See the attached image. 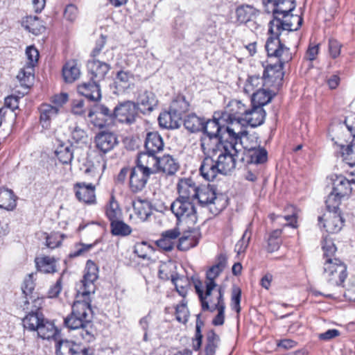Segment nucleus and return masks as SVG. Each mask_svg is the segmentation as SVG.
<instances>
[{"label":"nucleus","instance_id":"40","mask_svg":"<svg viewBox=\"0 0 355 355\" xmlns=\"http://www.w3.org/2000/svg\"><path fill=\"white\" fill-rule=\"evenodd\" d=\"M96 162L94 163L92 160H87L85 166V169L84 171L85 174L90 175L92 177H96L100 175V172L103 173L106 168L107 160L104 156L98 155L96 156Z\"/></svg>","mask_w":355,"mask_h":355},{"label":"nucleus","instance_id":"19","mask_svg":"<svg viewBox=\"0 0 355 355\" xmlns=\"http://www.w3.org/2000/svg\"><path fill=\"white\" fill-rule=\"evenodd\" d=\"M151 174L145 172L137 166L130 169L128 188L132 193H138L143 191Z\"/></svg>","mask_w":355,"mask_h":355},{"label":"nucleus","instance_id":"63","mask_svg":"<svg viewBox=\"0 0 355 355\" xmlns=\"http://www.w3.org/2000/svg\"><path fill=\"white\" fill-rule=\"evenodd\" d=\"M35 289V282L33 281V274H29L24 279L21 286L22 293L25 298L32 299L34 297L33 291Z\"/></svg>","mask_w":355,"mask_h":355},{"label":"nucleus","instance_id":"13","mask_svg":"<svg viewBox=\"0 0 355 355\" xmlns=\"http://www.w3.org/2000/svg\"><path fill=\"white\" fill-rule=\"evenodd\" d=\"M98 278V267L92 260H87L83 279L76 289L94 293L96 291L95 282Z\"/></svg>","mask_w":355,"mask_h":355},{"label":"nucleus","instance_id":"34","mask_svg":"<svg viewBox=\"0 0 355 355\" xmlns=\"http://www.w3.org/2000/svg\"><path fill=\"white\" fill-rule=\"evenodd\" d=\"M182 119L171 110H164L158 116L159 125L164 129H177L180 128Z\"/></svg>","mask_w":355,"mask_h":355},{"label":"nucleus","instance_id":"4","mask_svg":"<svg viewBox=\"0 0 355 355\" xmlns=\"http://www.w3.org/2000/svg\"><path fill=\"white\" fill-rule=\"evenodd\" d=\"M248 110V107L239 101H232L227 110L222 113V120H226V133L225 138H230V135L241 137L248 134V132L241 126L243 118Z\"/></svg>","mask_w":355,"mask_h":355},{"label":"nucleus","instance_id":"55","mask_svg":"<svg viewBox=\"0 0 355 355\" xmlns=\"http://www.w3.org/2000/svg\"><path fill=\"white\" fill-rule=\"evenodd\" d=\"M219 341V336L214 332V330H210L207 333L206 337L205 355H215Z\"/></svg>","mask_w":355,"mask_h":355},{"label":"nucleus","instance_id":"11","mask_svg":"<svg viewBox=\"0 0 355 355\" xmlns=\"http://www.w3.org/2000/svg\"><path fill=\"white\" fill-rule=\"evenodd\" d=\"M114 110L112 111L104 105H96L88 113L89 121L95 127L103 128L112 125L115 121Z\"/></svg>","mask_w":355,"mask_h":355},{"label":"nucleus","instance_id":"59","mask_svg":"<svg viewBox=\"0 0 355 355\" xmlns=\"http://www.w3.org/2000/svg\"><path fill=\"white\" fill-rule=\"evenodd\" d=\"M66 238V235L58 232H53L50 234H46V245L51 249H55L60 247L62 241Z\"/></svg>","mask_w":355,"mask_h":355},{"label":"nucleus","instance_id":"43","mask_svg":"<svg viewBox=\"0 0 355 355\" xmlns=\"http://www.w3.org/2000/svg\"><path fill=\"white\" fill-rule=\"evenodd\" d=\"M35 262L37 271L42 273L50 274L57 271L56 259L54 257L49 256L36 257Z\"/></svg>","mask_w":355,"mask_h":355},{"label":"nucleus","instance_id":"61","mask_svg":"<svg viewBox=\"0 0 355 355\" xmlns=\"http://www.w3.org/2000/svg\"><path fill=\"white\" fill-rule=\"evenodd\" d=\"M343 198V197L338 196L336 192L332 190L325 201L327 211L338 212L339 206Z\"/></svg>","mask_w":355,"mask_h":355},{"label":"nucleus","instance_id":"30","mask_svg":"<svg viewBox=\"0 0 355 355\" xmlns=\"http://www.w3.org/2000/svg\"><path fill=\"white\" fill-rule=\"evenodd\" d=\"M135 103L138 105V108L140 106L141 112L145 114L154 110L157 100L153 92L145 90L139 94Z\"/></svg>","mask_w":355,"mask_h":355},{"label":"nucleus","instance_id":"1","mask_svg":"<svg viewBox=\"0 0 355 355\" xmlns=\"http://www.w3.org/2000/svg\"><path fill=\"white\" fill-rule=\"evenodd\" d=\"M263 3L272 6L273 18L269 22L272 25L271 31L279 30L280 26L293 31L302 26V17L291 14L296 6L295 0H263Z\"/></svg>","mask_w":355,"mask_h":355},{"label":"nucleus","instance_id":"25","mask_svg":"<svg viewBox=\"0 0 355 355\" xmlns=\"http://www.w3.org/2000/svg\"><path fill=\"white\" fill-rule=\"evenodd\" d=\"M158 157L151 155L149 152H142L137 155L135 166L151 175L156 173Z\"/></svg>","mask_w":355,"mask_h":355},{"label":"nucleus","instance_id":"9","mask_svg":"<svg viewBox=\"0 0 355 355\" xmlns=\"http://www.w3.org/2000/svg\"><path fill=\"white\" fill-rule=\"evenodd\" d=\"M222 114L214 113L212 119H209L206 122L201 121V131L209 137V139L217 138L221 144H225L230 141L236 142L238 137L232 135L230 138H225L226 133V120H222ZM201 121L202 119H201Z\"/></svg>","mask_w":355,"mask_h":355},{"label":"nucleus","instance_id":"31","mask_svg":"<svg viewBox=\"0 0 355 355\" xmlns=\"http://www.w3.org/2000/svg\"><path fill=\"white\" fill-rule=\"evenodd\" d=\"M226 263V256L223 254H219L216 263L210 267L206 272L205 285H209L211 284H218L216 282V279L220 275V274L225 268Z\"/></svg>","mask_w":355,"mask_h":355},{"label":"nucleus","instance_id":"16","mask_svg":"<svg viewBox=\"0 0 355 355\" xmlns=\"http://www.w3.org/2000/svg\"><path fill=\"white\" fill-rule=\"evenodd\" d=\"M73 191L76 198L80 202L87 205L96 204V187L92 183L76 182L73 186Z\"/></svg>","mask_w":355,"mask_h":355},{"label":"nucleus","instance_id":"46","mask_svg":"<svg viewBox=\"0 0 355 355\" xmlns=\"http://www.w3.org/2000/svg\"><path fill=\"white\" fill-rule=\"evenodd\" d=\"M17 197L9 189L0 188V208L8 211L13 210L17 205Z\"/></svg>","mask_w":355,"mask_h":355},{"label":"nucleus","instance_id":"44","mask_svg":"<svg viewBox=\"0 0 355 355\" xmlns=\"http://www.w3.org/2000/svg\"><path fill=\"white\" fill-rule=\"evenodd\" d=\"M258 14V10L250 5H241L236 9V19L241 24L253 20Z\"/></svg>","mask_w":355,"mask_h":355},{"label":"nucleus","instance_id":"56","mask_svg":"<svg viewBox=\"0 0 355 355\" xmlns=\"http://www.w3.org/2000/svg\"><path fill=\"white\" fill-rule=\"evenodd\" d=\"M43 303L44 298L39 296L36 297L35 295L32 299H26L22 307L27 312L42 313L41 309H42Z\"/></svg>","mask_w":355,"mask_h":355},{"label":"nucleus","instance_id":"5","mask_svg":"<svg viewBox=\"0 0 355 355\" xmlns=\"http://www.w3.org/2000/svg\"><path fill=\"white\" fill-rule=\"evenodd\" d=\"M271 24H268V34L270 37L266 43V50L268 57H275L278 58L282 63L289 62L292 59L290 49L283 44L280 40L279 35L284 31H288L286 28L279 27V30L271 31Z\"/></svg>","mask_w":355,"mask_h":355},{"label":"nucleus","instance_id":"22","mask_svg":"<svg viewBox=\"0 0 355 355\" xmlns=\"http://www.w3.org/2000/svg\"><path fill=\"white\" fill-rule=\"evenodd\" d=\"M88 76L91 80L98 83L103 80L105 76L111 69L109 64L104 61H101L96 58H93L87 62Z\"/></svg>","mask_w":355,"mask_h":355},{"label":"nucleus","instance_id":"45","mask_svg":"<svg viewBox=\"0 0 355 355\" xmlns=\"http://www.w3.org/2000/svg\"><path fill=\"white\" fill-rule=\"evenodd\" d=\"M216 200V191L213 187L207 185V187L201 189V207H208L213 214H216L218 212V210L216 209L213 210L212 207Z\"/></svg>","mask_w":355,"mask_h":355},{"label":"nucleus","instance_id":"8","mask_svg":"<svg viewBox=\"0 0 355 355\" xmlns=\"http://www.w3.org/2000/svg\"><path fill=\"white\" fill-rule=\"evenodd\" d=\"M224 295L225 289L221 285H205L204 289L201 288V309L216 311L218 306L225 304Z\"/></svg>","mask_w":355,"mask_h":355},{"label":"nucleus","instance_id":"48","mask_svg":"<svg viewBox=\"0 0 355 355\" xmlns=\"http://www.w3.org/2000/svg\"><path fill=\"white\" fill-rule=\"evenodd\" d=\"M44 316L42 313L28 312L22 320L24 329L35 331L38 329L41 322H44Z\"/></svg>","mask_w":355,"mask_h":355},{"label":"nucleus","instance_id":"6","mask_svg":"<svg viewBox=\"0 0 355 355\" xmlns=\"http://www.w3.org/2000/svg\"><path fill=\"white\" fill-rule=\"evenodd\" d=\"M223 145V149L218 155L216 162L219 173L227 175L236 168L239 152L241 148L239 141H230Z\"/></svg>","mask_w":355,"mask_h":355},{"label":"nucleus","instance_id":"18","mask_svg":"<svg viewBox=\"0 0 355 355\" xmlns=\"http://www.w3.org/2000/svg\"><path fill=\"white\" fill-rule=\"evenodd\" d=\"M180 235L178 227L165 230L161 233L159 239L155 241V245L160 252H171L177 247V240Z\"/></svg>","mask_w":355,"mask_h":355},{"label":"nucleus","instance_id":"50","mask_svg":"<svg viewBox=\"0 0 355 355\" xmlns=\"http://www.w3.org/2000/svg\"><path fill=\"white\" fill-rule=\"evenodd\" d=\"M194 230L195 228L192 227L189 228V233H192ZM198 243V239L191 234L180 236L177 240V249L180 251H187L190 248L196 246Z\"/></svg>","mask_w":355,"mask_h":355},{"label":"nucleus","instance_id":"41","mask_svg":"<svg viewBox=\"0 0 355 355\" xmlns=\"http://www.w3.org/2000/svg\"><path fill=\"white\" fill-rule=\"evenodd\" d=\"M178 265L175 261L168 260L161 262L158 270V277L163 281L171 282L178 274L177 271Z\"/></svg>","mask_w":355,"mask_h":355},{"label":"nucleus","instance_id":"36","mask_svg":"<svg viewBox=\"0 0 355 355\" xmlns=\"http://www.w3.org/2000/svg\"><path fill=\"white\" fill-rule=\"evenodd\" d=\"M37 335L42 339L49 340L51 338L56 339L60 335V329L55 327L54 322L44 318V322H41L36 329Z\"/></svg>","mask_w":355,"mask_h":355},{"label":"nucleus","instance_id":"53","mask_svg":"<svg viewBox=\"0 0 355 355\" xmlns=\"http://www.w3.org/2000/svg\"><path fill=\"white\" fill-rule=\"evenodd\" d=\"M263 87H268L267 84H265L263 76L260 77L259 76L254 75L248 78L244 89L247 93L252 94L259 89H263Z\"/></svg>","mask_w":355,"mask_h":355},{"label":"nucleus","instance_id":"17","mask_svg":"<svg viewBox=\"0 0 355 355\" xmlns=\"http://www.w3.org/2000/svg\"><path fill=\"white\" fill-rule=\"evenodd\" d=\"M171 282L175 286L176 291L183 298H185L192 285L200 298V279L198 275H191L189 278L188 276L178 274Z\"/></svg>","mask_w":355,"mask_h":355},{"label":"nucleus","instance_id":"51","mask_svg":"<svg viewBox=\"0 0 355 355\" xmlns=\"http://www.w3.org/2000/svg\"><path fill=\"white\" fill-rule=\"evenodd\" d=\"M132 227L121 218L110 223V232L114 236H127L132 233Z\"/></svg>","mask_w":355,"mask_h":355},{"label":"nucleus","instance_id":"14","mask_svg":"<svg viewBox=\"0 0 355 355\" xmlns=\"http://www.w3.org/2000/svg\"><path fill=\"white\" fill-rule=\"evenodd\" d=\"M248 134L238 137L236 141H239L240 148L248 150L250 153L251 164H263L267 161L268 153L263 148L260 147L257 142H254L253 145H248L247 143L249 140Z\"/></svg>","mask_w":355,"mask_h":355},{"label":"nucleus","instance_id":"37","mask_svg":"<svg viewBox=\"0 0 355 355\" xmlns=\"http://www.w3.org/2000/svg\"><path fill=\"white\" fill-rule=\"evenodd\" d=\"M104 212L106 218L110 223L122 218V209L113 193L111 194L109 200L104 207Z\"/></svg>","mask_w":355,"mask_h":355},{"label":"nucleus","instance_id":"29","mask_svg":"<svg viewBox=\"0 0 355 355\" xmlns=\"http://www.w3.org/2000/svg\"><path fill=\"white\" fill-rule=\"evenodd\" d=\"M132 207L135 214L142 222L147 221L153 214L152 203L146 199L136 198L132 202Z\"/></svg>","mask_w":355,"mask_h":355},{"label":"nucleus","instance_id":"35","mask_svg":"<svg viewBox=\"0 0 355 355\" xmlns=\"http://www.w3.org/2000/svg\"><path fill=\"white\" fill-rule=\"evenodd\" d=\"M69 329L78 330V334L83 342L90 343L96 340L97 330L91 321L83 322L77 327H67Z\"/></svg>","mask_w":355,"mask_h":355},{"label":"nucleus","instance_id":"62","mask_svg":"<svg viewBox=\"0 0 355 355\" xmlns=\"http://www.w3.org/2000/svg\"><path fill=\"white\" fill-rule=\"evenodd\" d=\"M131 79H133V74L131 72L129 71L120 70L116 73L114 83L116 86L127 88Z\"/></svg>","mask_w":355,"mask_h":355},{"label":"nucleus","instance_id":"60","mask_svg":"<svg viewBox=\"0 0 355 355\" xmlns=\"http://www.w3.org/2000/svg\"><path fill=\"white\" fill-rule=\"evenodd\" d=\"M187 304V302L185 298H182L180 303L175 306V318L179 322L183 324H185L188 321L189 315Z\"/></svg>","mask_w":355,"mask_h":355},{"label":"nucleus","instance_id":"3","mask_svg":"<svg viewBox=\"0 0 355 355\" xmlns=\"http://www.w3.org/2000/svg\"><path fill=\"white\" fill-rule=\"evenodd\" d=\"M75 301L71 306V312L64 319L65 327H77L83 322L91 321L93 315L92 295L94 293L76 289Z\"/></svg>","mask_w":355,"mask_h":355},{"label":"nucleus","instance_id":"20","mask_svg":"<svg viewBox=\"0 0 355 355\" xmlns=\"http://www.w3.org/2000/svg\"><path fill=\"white\" fill-rule=\"evenodd\" d=\"M318 222L325 230L331 234L338 232L343 227L344 220L339 212L327 211L322 216L318 217Z\"/></svg>","mask_w":355,"mask_h":355},{"label":"nucleus","instance_id":"32","mask_svg":"<svg viewBox=\"0 0 355 355\" xmlns=\"http://www.w3.org/2000/svg\"><path fill=\"white\" fill-rule=\"evenodd\" d=\"M164 141L157 132H149L147 133L145 140L146 151L151 155H156L164 148Z\"/></svg>","mask_w":355,"mask_h":355},{"label":"nucleus","instance_id":"54","mask_svg":"<svg viewBox=\"0 0 355 355\" xmlns=\"http://www.w3.org/2000/svg\"><path fill=\"white\" fill-rule=\"evenodd\" d=\"M21 86L26 88L30 87L34 80V67L28 66L20 70L17 76Z\"/></svg>","mask_w":355,"mask_h":355},{"label":"nucleus","instance_id":"23","mask_svg":"<svg viewBox=\"0 0 355 355\" xmlns=\"http://www.w3.org/2000/svg\"><path fill=\"white\" fill-rule=\"evenodd\" d=\"M280 60L274 64H268L264 69L263 76L265 84L269 87L279 85L284 77L283 65Z\"/></svg>","mask_w":355,"mask_h":355},{"label":"nucleus","instance_id":"15","mask_svg":"<svg viewBox=\"0 0 355 355\" xmlns=\"http://www.w3.org/2000/svg\"><path fill=\"white\" fill-rule=\"evenodd\" d=\"M178 198L200 205V187L191 178H182L177 184Z\"/></svg>","mask_w":355,"mask_h":355},{"label":"nucleus","instance_id":"42","mask_svg":"<svg viewBox=\"0 0 355 355\" xmlns=\"http://www.w3.org/2000/svg\"><path fill=\"white\" fill-rule=\"evenodd\" d=\"M55 156L62 164H69L73 158V149L72 145L68 142L59 141V144L55 150Z\"/></svg>","mask_w":355,"mask_h":355},{"label":"nucleus","instance_id":"47","mask_svg":"<svg viewBox=\"0 0 355 355\" xmlns=\"http://www.w3.org/2000/svg\"><path fill=\"white\" fill-rule=\"evenodd\" d=\"M23 23L25 28L35 35L44 33L46 30L44 22L37 16H27Z\"/></svg>","mask_w":355,"mask_h":355},{"label":"nucleus","instance_id":"28","mask_svg":"<svg viewBox=\"0 0 355 355\" xmlns=\"http://www.w3.org/2000/svg\"><path fill=\"white\" fill-rule=\"evenodd\" d=\"M180 168L178 162L171 155L167 154L158 157L156 173H162L167 176L173 175Z\"/></svg>","mask_w":355,"mask_h":355},{"label":"nucleus","instance_id":"58","mask_svg":"<svg viewBox=\"0 0 355 355\" xmlns=\"http://www.w3.org/2000/svg\"><path fill=\"white\" fill-rule=\"evenodd\" d=\"M340 150L343 161L350 166H355V144L341 146Z\"/></svg>","mask_w":355,"mask_h":355},{"label":"nucleus","instance_id":"7","mask_svg":"<svg viewBox=\"0 0 355 355\" xmlns=\"http://www.w3.org/2000/svg\"><path fill=\"white\" fill-rule=\"evenodd\" d=\"M196 202L182 200L177 198L171 205L170 209L179 223L184 222L189 228L196 225L198 221Z\"/></svg>","mask_w":355,"mask_h":355},{"label":"nucleus","instance_id":"24","mask_svg":"<svg viewBox=\"0 0 355 355\" xmlns=\"http://www.w3.org/2000/svg\"><path fill=\"white\" fill-rule=\"evenodd\" d=\"M201 149L203 150L205 157L201 164V176L207 181H212L215 179L217 174L219 173L217 162L214 160L211 156L207 152V148L205 144H201Z\"/></svg>","mask_w":355,"mask_h":355},{"label":"nucleus","instance_id":"10","mask_svg":"<svg viewBox=\"0 0 355 355\" xmlns=\"http://www.w3.org/2000/svg\"><path fill=\"white\" fill-rule=\"evenodd\" d=\"M114 112L115 121L129 125L135 123L139 116L138 105L131 101L119 102Z\"/></svg>","mask_w":355,"mask_h":355},{"label":"nucleus","instance_id":"49","mask_svg":"<svg viewBox=\"0 0 355 355\" xmlns=\"http://www.w3.org/2000/svg\"><path fill=\"white\" fill-rule=\"evenodd\" d=\"M189 103L186 101L185 97L178 95L173 99L168 109L182 119L183 114L189 110Z\"/></svg>","mask_w":355,"mask_h":355},{"label":"nucleus","instance_id":"12","mask_svg":"<svg viewBox=\"0 0 355 355\" xmlns=\"http://www.w3.org/2000/svg\"><path fill=\"white\" fill-rule=\"evenodd\" d=\"M56 355H94V349L73 340L61 339L55 344Z\"/></svg>","mask_w":355,"mask_h":355},{"label":"nucleus","instance_id":"27","mask_svg":"<svg viewBox=\"0 0 355 355\" xmlns=\"http://www.w3.org/2000/svg\"><path fill=\"white\" fill-rule=\"evenodd\" d=\"M266 112L263 107L252 105V107L248 108L245 116L243 118L241 126L248 125L251 127H257L264 122Z\"/></svg>","mask_w":355,"mask_h":355},{"label":"nucleus","instance_id":"38","mask_svg":"<svg viewBox=\"0 0 355 355\" xmlns=\"http://www.w3.org/2000/svg\"><path fill=\"white\" fill-rule=\"evenodd\" d=\"M62 75L64 81L72 83L80 78V71L75 60L67 61L62 67Z\"/></svg>","mask_w":355,"mask_h":355},{"label":"nucleus","instance_id":"39","mask_svg":"<svg viewBox=\"0 0 355 355\" xmlns=\"http://www.w3.org/2000/svg\"><path fill=\"white\" fill-rule=\"evenodd\" d=\"M40 112V122L42 126L46 129L49 128L53 118L58 114V107L48 103H42L38 107Z\"/></svg>","mask_w":355,"mask_h":355},{"label":"nucleus","instance_id":"26","mask_svg":"<svg viewBox=\"0 0 355 355\" xmlns=\"http://www.w3.org/2000/svg\"><path fill=\"white\" fill-rule=\"evenodd\" d=\"M78 92L90 101H98L101 98V92L99 83L89 79L77 87Z\"/></svg>","mask_w":355,"mask_h":355},{"label":"nucleus","instance_id":"64","mask_svg":"<svg viewBox=\"0 0 355 355\" xmlns=\"http://www.w3.org/2000/svg\"><path fill=\"white\" fill-rule=\"evenodd\" d=\"M185 128L190 132L194 133L200 131V117L196 114H189L184 121Z\"/></svg>","mask_w":355,"mask_h":355},{"label":"nucleus","instance_id":"33","mask_svg":"<svg viewBox=\"0 0 355 355\" xmlns=\"http://www.w3.org/2000/svg\"><path fill=\"white\" fill-rule=\"evenodd\" d=\"M355 189L351 179L343 175L336 176L333 180V191L343 198L349 196Z\"/></svg>","mask_w":355,"mask_h":355},{"label":"nucleus","instance_id":"2","mask_svg":"<svg viewBox=\"0 0 355 355\" xmlns=\"http://www.w3.org/2000/svg\"><path fill=\"white\" fill-rule=\"evenodd\" d=\"M323 250V277L332 286H340L345 280L347 266L340 259L334 258L337 248L330 239L325 238L322 243Z\"/></svg>","mask_w":355,"mask_h":355},{"label":"nucleus","instance_id":"57","mask_svg":"<svg viewBox=\"0 0 355 355\" xmlns=\"http://www.w3.org/2000/svg\"><path fill=\"white\" fill-rule=\"evenodd\" d=\"M252 223H249L241 239L235 245L234 250L237 254L244 253L246 250L252 235Z\"/></svg>","mask_w":355,"mask_h":355},{"label":"nucleus","instance_id":"52","mask_svg":"<svg viewBox=\"0 0 355 355\" xmlns=\"http://www.w3.org/2000/svg\"><path fill=\"white\" fill-rule=\"evenodd\" d=\"M273 95L268 87L263 89H259L252 94V105L263 107L268 104L272 98Z\"/></svg>","mask_w":355,"mask_h":355},{"label":"nucleus","instance_id":"21","mask_svg":"<svg viewBox=\"0 0 355 355\" xmlns=\"http://www.w3.org/2000/svg\"><path fill=\"white\" fill-rule=\"evenodd\" d=\"M95 147L99 155L103 156L118 144L116 136L109 132H101L96 135Z\"/></svg>","mask_w":355,"mask_h":355}]
</instances>
